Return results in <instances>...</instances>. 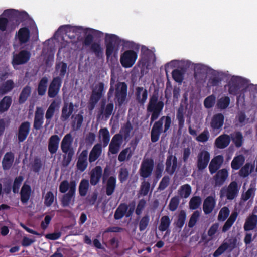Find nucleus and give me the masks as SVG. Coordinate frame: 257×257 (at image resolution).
Instances as JSON below:
<instances>
[{
	"mask_svg": "<svg viewBox=\"0 0 257 257\" xmlns=\"http://www.w3.org/2000/svg\"><path fill=\"white\" fill-rule=\"evenodd\" d=\"M224 120V115L222 113H217L212 117L210 126L214 131H218L222 128Z\"/></svg>",
	"mask_w": 257,
	"mask_h": 257,
	"instance_id": "25",
	"label": "nucleus"
},
{
	"mask_svg": "<svg viewBox=\"0 0 257 257\" xmlns=\"http://www.w3.org/2000/svg\"><path fill=\"white\" fill-rule=\"evenodd\" d=\"M15 87L14 81L7 80L0 85V95H4L10 92Z\"/></svg>",
	"mask_w": 257,
	"mask_h": 257,
	"instance_id": "33",
	"label": "nucleus"
},
{
	"mask_svg": "<svg viewBox=\"0 0 257 257\" xmlns=\"http://www.w3.org/2000/svg\"><path fill=\"white\" fill-rule=\"evenodd\" d=\"M216 201L212 196H208L204 201L203 204V210L205 214L211 213L215 206Z\"/></svg>",
	"mask_w": 257,
	"mask_h": 257,
	"instance_id": "28",
	"label": "nucleus"
},
{
	"mask_svg": "<svg viewBox=\"0 0 257 257\" xmlns=\"http://www.w3.org/2000/svg\"><path fill=\"white\" fill-rule=\"evenodd\" d=\"M19 43L20 45L25 44L29 42L30 38V31L27 27L21 28L16 35Z\"/></svg>",
	"mask_w": 257,
	"mask_h": 257,
	"instance_id": "24",
	"label": "nucleus"
},
{
	"mask_svg": "<svg viewBox=\"0 0 257 257\" xmlns=\"http://www.w3.org/2000/svg\"><path fill=\"white\" fill-rule=\"evenodd\" d=\"M185 72V70L182 68L174 69L172 72V78L176 82L181 83L184 79Z\"/></svg>",
	"mask_w": 257,
	"mask_h": 257,
	"instance_id": "45",
	"label": "nucleus"
},
{
	"mask_svg": "<svg viewBox=\"0 0 257 257\" xmlns=\"http://www.w3.org/2000/svg\"><path fill=\"white\" fill-rule=\"evenodd\" d=\"M133 127L131 123L128 121L125 125L121 127L120 133L123 136V139L124 140L128 139L130 137V134L131 131L133 130Z\"/></svg>",
	"mask_w": 257,
	"mask_h": 257,
	"instance_id": "53",
	"label": "nucleus"
},
{
	"mask_svg": "<svg viewBox=\"0 0 257 257\" xmlns=\"http://www.w3.org/2000/svg\"><path fill=\"white\" fill-rule=\"evenodd\" d=\"M59 107V105L56 101H53L47 110L45 114L46 123L45 126L47 127L50 124L52 118L54 115L56 109H58Z\"/></svg>",
	"mask_w": 257,
	"mask_h": 257,
	"instance_id": "23",
	"label": "nucleus"
},
{
	"mask_svg": "<svg viewBox=\"0 0 257 257\" xmlns=\"http://www.w3.org/2000/svg\"><path fill=\"white\" fill-rule=\"evenodd\" d=\"M240 89V86L238 83L232 80L228 84V92L229 94L233 95H236Z\"/></svg>",
	"mask_w": 257,
	"mask_h": 257,
	"instance_id": "56",
	"label": "nucleus"
},
{
	"mask_svg": "<svg viewBox=\"0 0 257 257\" xmlns=\"http://www.w3.org/2000/svg\"><path fill=\"white\" fill-rule=\"evenodd\" d=\"M89 46L90 51L94 54L96 58L101 59L103 57V49L100 42H93Z\"/></svg>",
	"mask_w": 257,
	"mask_h": 257,
	"instance_id": "38",
	"label": "nucleus"
},
{
	"mask_svg": "<svg viewBox=\"0 0 257 257\" xmlns=\"http://www.w3.org/2000/svg\"><path fill=\"white\" fill-rule=\"evenodd\" d=\"M123 139V136L121 134L114 135L109 145V152L112 154H117L120 150Z\"/></svg>",
	"mask_w": 257,
	"mask_h": 257,
	"instance_id": "14",
	"label": "nucleus"
},
{
	"mask_svg": "<svg viewBox=\"0 0 257 257\" xmlns=\"http://www.w3.org/2000/svg\"><path fill=\"white\" fill-rule=\"evenodd\" d=\"M99 137L102 138L103 145L104 147H106L110 141V134L108 130L106 128H102L99 131Z\"/></svg>",
	"mask_w": 257,
	"mask_h": 257,
	"instance_id": "48",
	"label": "nucleus"
},
{
	"mask_svg": "<svg viewBox=\"0 0 257 257\" xmlns=\"http://www.w3.org/2000/svg\"><path fill=\"white\" fill-rule=\"evenodd\" d=\"M44 123V111L41 107H37L35 113L33 128L36 130H40Z\"/></svg>",
	"mask_w": 257,
	"mask_h": 257,
	"instance_id": "21",
	"label": "nucleus"
},
{
	"mask_svg": "<svg viewBox=\"0 0 257 257\" xmlns=\"http://www.w3.org/2000/svg\"><path fill=\"white\" fill-rule=\"evenodd\" d=\"M216 97L212 94L206 97L204 101V105L206 108H211L215 103Z\"/></svg>",
	"mask_w": 257,
	"mask_h": 257,
	"instance_id": "64",
	"label": "nucleus"
},
{
	"mask_svg": "<svg viewBox=\"0 0 257 257\" xmlns=\"http://www.w3.org/2000/svg\"><path fill=\"white\" fill-rule=\"evenodd\" d=\"M185 113V108L184 106L181 104L179 106L176 113V118L178 120V127L179 130H181L184 126Z\"/></svg>",
	"mask_w": 257,
	"mask_h": 257,
	"instance_id": "35",
	"label": "nucleus"
},
{
	"mask_svg": "<svg viewBox=\"0 0 257 257\" xmlns=\"http://www.w3.org/2000/svg\"><path fill=\"white\" fill-rule=\"evenodd\" d=\"M3 15L8 17L9 19L15 21L17 26L21 23L27 21L29 18V15L26 12L19 11L13 9L5 10L3 12Z\"/></svg>",
	"mask_w": 257,
	"mask_h": 257,
	"instance_id": "7",
	"label": "nucleus"
},
{
	"mask_svg": "<svg viewBox=\"0 0 257 257\" xmlns=\"http://www.w3.org/2000/svg\"><path fill=\"white\" fill-rule=\"evenodd\" d=\"M232 141L236 147H240L243 144V136L240 132H236L232 137Z\"/></svg>",
	"mask_w": 257,
	"mask_h": 257,
	"instance_id": "59",
	"label": "nucleus"
},
{
	"mask_svg": "<svg viewBox=\"0 0 257 257\" xmlns=\"http://www.w3.org/2000/svg\"><path fill=\"white\" fill-rule=\"evenodd\" d=\"M256 190V188L255 186L251 184L247 191L245 193L242 194V199L244 201H246L250 198H253L255 196Z\"/></svg>",
	"mask_w": 257,
	"mask_h": 257,
	"instance_id": "54",
	"label": "nucleus"
},
{
	"mask_svg": "<svg viewBox=\"0 0 257 257\" xmlns=\"http://www.w3.org/2000/svg\"><path fill=\"white\" fill-rule=\"evenodd\" d=\"M58 34L62 35V40L65 41L66 44H72L78 47L79 42L80 41V35L75 31L74 28H69L66 25L61 26L55 33V35Z\"/></svg>",
	"mask_w": 257,
	"mask_h": 257,
	"instance_id": "4",
	"label": "nucleus"
},
{
	"mask_svg": "<svg viewBox=\"0 0 257 257\" xmlns=\"http://www.w3.org/2000/svg\"><path fill=\"white\" fill-rule=\"evenodd\" d=\"M210 159V153L206 150L201 151L197 157L196 165L199 171H203L207 166Z\"/></svg>",
	"mask_w": 257,
	"mask_h": 257,
	"instance_id": "13",
	"label": "nucleus"
},
{
	"mask_svg": "<svg viewBox=\"0 0 257 257\" xmlns=\"http://www.w3.org/2000/svg\"><path fill=\"white\" fill-rule=\"evenodd\" d=\"M129 176V172L126 168H121L119 170L118 179L120 183H122L126 181Z\"/></svg>",
	"mask_w": 257,
	"mask_h": 257,
	"instance_id": "63",
	"label": "nucleus"
},
{
	"mask_svg": "<svg viewBox=\"0 0 257 257\" xmlns=\"http://www.w3.org/2000/svg\"><path fill=\"white\" fill-rule=\"evenodd\" d=\"M14 154L12 152H7L5 154L2 161V168L4 170H8L11 168L14 162Z\"/></svg>",
	"mask_w": 257,
	"mask_h": 257,
	"instance_id": "29",
	"label": "nucleus"
},
{
	"mask_svg": "<svg viewBox=\"0 0 257 257\" xmlns=\"http://www.w3.org/2000/svg\"><path fill=\"white\" fill-rule=\"evenodd\" d=\"M32 92V88L29 85H26L22 90L18 98V102L20 104H24L30 97Z\"/></svg>",
	"mask_w": 257,
	"mask_h": 257,
	"instance_id": "39",
	"label": "nucleus"
},
{
	"mask_svg": "<svg viewBox=\"0 0 257 257\" xmlns=\"http://www.w3.org/2000/svg\"><path fill=\"white\" fill-rule=\"evenodd\" d=\"M223 161V157L221 155L214 157L211 160L208 167L211 174L216 173L220 169Z\"/></svg>",
	"mask_w": 257,
	"mask_h": 257,
	"instance_id": "20",
	"label": "nucleus"
},
{
	"mask_svg": "<svg viewBox=\"0 0 257 257\" xmlns=\"http://www.w3.org/2000/svg\"><path fill=\"white\" fill-rule=\"evenodd\" d=\"M114 80L113 78L110 80V87L107 93L108 100L113 96L115 91V100L119 106H121L125 101L127 97V86L125 82H118L115 85V88L113 87Z\"/></svg>",
	"mask_w": 257,
	"mask_h": 257,
	"instance_id": "1",
	"label": "nucleus"
},
{
	"mask_svg": "<svg viewBox=\"0 0 257 257\" xmlns=\"http://www.w3.org/2000/svg\"><path fill=\"white\" fill-rule=\"evenodd\" d=\"M31 128V123L26 121L23 122L20 125L18 130V140L19 143L23 142L27 138Z\"/></svg>",
	"mask_w": 257,
	"mask_h": 257,
	"instance_id": "16",
	"label": "nucleus"
},
{
	"mask_svg": "<svg viewBox=\"0 0 257 257\" xmlns=\"http://www.w3.org/2000/svg\"><path fill=\"white\" fill-rule=\"evenodd\" d=\"M240 186L237 182L233 181L227 187H223L220 191L221 197H225L227 200H232L236 198L239 192Z\"/></svg>",
	"mask_w": 257,
	"mask_h": 257,
	"instance_id": "8",
	"label": "nucleus"
},
{
	"mask_svg": "<svg viewBox=\"0 0 257 257\" xmlns=\"http://www.w3.org/2000/svg\"><path fill=\"white\" fill-rule=\"evenodd\" d=\"M116 183V179L114 176H110L108 178L106 184V194L107 196H110L114 193Z\"/></svg>",
	"mask_w": 257,
	"mask_h": 257,
	"instance_id": "41",
	"label": "nucleus"
},
{
	"mask_svg": "<svg viewBox=\"0 0 257 257\" xmlns=\"http://www.w3.org/2000/svg\"><path fill=\"white\" fill-rule=\"evenodd\" d=\"M67 70V64L64 62H59L56 63L55 65V71L59 73V75L61 80L64 78Z\"/></svg>",
	"mask_w": 257,
	"mask_h": 257,
	"instance_id": "47",
	"label": "nucleus"
},
{
	"mask_svg": "<svg viewBox=\"0 0 257 257\" xmlns=\"http://www.w3.org/2000/svg\"><path fill=\"white\" fill-rule=\"evenodd\" d=\"M150 188V183L148 181H144L142 182L139 193L145 196L148 195Z\"/></svg>",
	"mask_w": 257,
	"mask_h": 257,
	"instance_id": "62",
	"label": "nucleus"
},
{
	"mask_svg": "<svg viewBox=\"0 0 257 257\" xmlns=\"http://www.w3.org/2000/svg\"><path fill=\"white\" fill-rule=\"evenodd\" d=\"M154 161L151 158L144 160L141 165L139 174L141 177L146 178L152 174L154 168Z\"/></svg>",
	"mask_w": 257,
	"mask_h": 257,
	"instance_id": "11",
	"label": "nucleus"
},
{
	"mask_svg": "<svg viewBox=\"0 0 257 257\" xmlns=\"http://www.w3.org/2000/svg\"><path fill=\"white\" fill-rule=\"evenodd\" d=\"M171 223V220L168 216L165 215L161 217L160 224L158 227L160 231L164 232L166 231L169 228Z\"/></svg>",
	"mask_w": 257,
	"mask_h": 257,
	"instance_id": "51",
	"label": "nucleus"
},
{
	"mask_svg": "<svg viewBox=\"0 0 257 257\" xmlns=\"http://www.w3.org/2000/svg\"><path fill=\"white\" fill-rule=\"evenodd\" d=\"M55 196L53 193L49 191L47 192L44 197V204L47 207L51 206L54 202Z\"/></svg>",
	"mask_w": 257,
	"mask_h": 257,
	"instance_id": "61",
	"label": "nucleus"
},
{
	"mask_svg": "<svg viewBox=\"0 0 257 257\" xmlns=\"http://www.w3.org/2000/svg\"><path fill=\"white\" fill-rule=\"evenodd\" d=\"M48 78L43 77L38 83L37 91L39 96H43L45 94L47 87Z\"/></svg>",
	"mask_w": 257,
	"mask_h": 257,
	"instance_id": "44",
	"label": "nucleus"
},
{
	"mask_svg": "<svg viewBox=\"0 0 257 257\" xmlns=\"http://www.w3.org/2000/svg\"><path fill=\"white\" fill-rule=\"evenodd\" d=\"M104 106V104L101 105L100 114L102 115L104 114L105 118L106 119H107L110 116V115L112 113L114 108V105L112 102H111L108 103L105 107Z\"/></svg>",
	"mask_w": 257,
	"mask_h": 257,
	"instance_id": "43",
	"label": "nucleus"
},
{
	"mask_svg": "<svg viewBox=\"0 0 257 257\" xmlns=\"http://www.w3.org/2000/svg\"><path fill=\"white\" fill-rule=\"evenodd\" d=\"M90 183L95 186L100 181L102 176V169L100 166H96L92 169L90 173Z\"/></svg>",
	"mask_w": 257,
	"mask_h": 257,
	"instance_id": "19",
	"label": "nucleus"
},
{
	"mask_svg": "<svg viewBox=\"0 0 257 257\" xmlns=\"http://www.w3.org/2000/svg\"><path fill=\"white\" fill-rule=\"evenodd\" d=\"M238 216V213L236 211H233L231 214V215L227 220L226 222L224 223L222 231L223 232H226L232 226L236 218Z\"/></svg>",
	"mask_w": 257,
	"mask_h": 257,
	"instance_id": "42",
	"label": "nucleus"
},
{
	"mask_svg": "<svg viewBox=\"0 0 257 257\" xmlns=\"http://www.w3.org/2000/svg\"><path fill=\"white\" fill-rule=\"evenodd\" d=\"M228 177V172L226 169H222L218 171L214 176L215 184L216 186H222Z\"/></svg>",
	"mask_w": 257,
	"mask_h": 257,
	"instance_id": "26",
	"label": "nucleus"
},
{
	"mask_svg": "<svg viewBox=\"0 0 257 257\" xmlns=\"http://www.w3.org/2000/svg\"><path fill=\"white\" fill-rule=\"evenodd\" d=\"M128 210V205L125 203H120L116 208L114 214V218L115 220H120L124 216L126 217V211Z\"/></svg>",
	"mask_w": 257,
	"mask_h": 257,
	"instance_id": "34",
	"label": "nucleus"
},
{
	"mask_svg": "<svg viewBox=\"0 0 257 257\" xmlns=\"http://www.w3.org/2000/svg\"><path fill=\"white\" fill-rule=\"evenodd\" d=\"M158 98V93L154 92L150 96L147 106V113H151V123L159 118L164 106V102L162 100H159Z\"/></svg>",
	"mask_w": 257,
	"mask_h": 257,
	"instance_id": "3",
	"label": "nucleus"
},
{
	"mask_svg": "<svg viewBox=\"0 0 257 257\" xmlns=\"http://www.w3.org/2000/svg\"><path fill=\"white\" fill-rule=\"evenodd\" d=\"M31 193V188L30 185L24 184L21 190V201L23 204H26L29 201Z\"/></svg>",
	"mask_w": 257,
	"mask_h": 257,
	"instance_id": "37",
	"label": "nucleus"
},
{
	"mask_svg": "<svg viewBox=\"0 0 257 257\" xmlns=\"http://www.w3.org/2000/svg\"><path fill=\"white\" fill-rule=\"evenodd\" d=\"M24 177L22 176H19L15 178L12 185V190L14 193L16 194L19 192Z\"/></svg>",
	"mask_w": 257,
	"mask_h": 257,
	"instance_id": "58",
	"label": "nucleus"
},
{
	"mask_svg": "<svg viewBox=\"0 0 257 257\" xmlns=\"http://www.w3.org/2000/svg\"><path fill=\"white\" fill-rule=\"evenodd\" d=\"M107 38L106 39V56L108 61L112 57L116 58L118 51V48L115 46H118L120 43L119 38L115 34H106Z\"/></svg>",
	"mask_w": 257,
	"mask_h": 257,
	"instance_id": "6",
	"label": "nucleus"
},
{
	"mask_svg": "<svg viewBox=\"0 0 257 257\" xmlns=\"http://www.w3.org/2000/svg\"><path fill=\"white\" fill-rule=\"evenodd\" d=\"M102 153V145L100 143L95 144L91 150L89 155V161L90 163L95 161Z\"/></svg>",
	"mask_w": 257,
	"mask_h": 257,
	"instance_id": "30",
	"label": "nucleus"
},
{
	"mask_svg": "<svg viewBox=\"0 0 257 257\" xmlns=\"http://www.w3.org/2000/svg\"><path fill=\"white\" fill-rule=\"evenodd\" d=\"M244 162V158L241 155H238L235 157L231 163V167L233 170H238L243 164Z\"/></svg>",
	"mask_w": 257,
	"mask_h": 257,
	"instance_id": "46",
	"label": "nucleus"
},
{
	"mask_svg": "<svg viewBox=\"0 0 257 257\" xmlns=\"http://www.w3.org/2000/svg\"><path fill=\"white\" fill-rule=\"evenodd\" d=\"M166 172L170 175H172L177 168V158L175 156L169 155L167 156L165 163Z\"/></svg>",
	"mask_w": 257,
	"mask_h": 257,
	"instance_id": "17",
	"label": "nucleus"
},
{
	"mask_svg": "<svg viewBox=\"0 0 257 257\" xmlns=\"http://www.w3.org/2000/svg\"><path fill=\"white\" fill-rule=\"evenodd\" d=\"M74 111V105L72 103H64V106L62 109V113L61 116V119L62 121H64L67 120Z\"/></svg>",
	"mask_w": 257,
	"mask_h": 257,
	"instance_id": "31",
	"label": "nucleus"
},
{
	"mask_svg": "<svg viewBox=\"0 0 257 257\" xmlns=\"http://www.w3.org/2000/svg\"><path fill=\"white\" fill-rule=\"evenodd\" d=\"M230 142V138L228 135L224 134L217 138L215 141L216 147L224 149L227 147Z\"/></svg>",
	"mask_w": 257,
	"mask_h": 257,
	"instance_id": "32",
	"label": "nucleus"
},
{
	"mask_svg": "<svg viewBox=\"0 0 257 257\" xmlns=\"http://www.w3.org/2000/svg\"><path fill=\"white\" fill-rule=\"evenodd\" d=\"M257 225V215H252L247 217L244 225V229L246 231L253 230Z\"/></svg>",
	"mask_w": 257,
	"mask_h": 257,
	"instance_id": "36",
	"label": "nucleus"
},
{
	"mask_svg": "<svg viewBox=\"0 0 257 257\" xmlns=\"http://www.w3.org/2000/svg\"><path fill=\"white\" fill-rule=\"evenodd\" d=\"M137 57V53L134 50H126L121 54L120 62L124 68H131L135 63Z\"/></svg>",
	"mask_w": 257,
	"mask_h": 257,
	"instance_id": "9",
	"label": "nucleus"
},
{
	"mask_svg": "<svg viewBox=\"0 0 257 257\" xmlns=\"http://www.w3.org/2000/svg\"><path fill=\"white\" fill-rule=\"evenodd\" d=\"M12 103V97L10 96H5L0 100V113L7 111Z\"/></svg>",
	"mask_w": 257,
	"mask_h": 257,
	"instance_id": "40",
	"label": "nucleus"
},
{
	"mask_svg": "<svg viewBox=\"0 0 257 257\" xmlns=\"http://www.w3.org/2000/svg\"><path fill=\"white\" fill-rule=\"evenodd\" d=\"M31 54L27 50H22L18 53L13 54L11 64L15 68L16 66L26 64L30 59Z\"/></svg>",
	"mask_w": 257,
	"mask_h": 257,
	"instance_id": "10",
	"label": "nucleus"
},
{
	"mask_svg": "<svg viewBox=\"0 0 257 257\" xmlns=\"http://www.w3.org/2000/svg\"><path fill=\"white\" fill-rule=\"evenodd\" d=\"M172 123L171 118L169 116H162L155 121L151 131V140L153 143L157 142L161 134L166 133L170 128Z\"/></svg>",
	"mask_w": 257,
	"mask_h": 257,
	"instance_id": "2",
	"label": "nucleus"
},
{
	"mask_svg": "<svg viewBox=\"0 0 257 257\" xmlns=\"http://www.w3.org/2000/svg\"><path fill=\"white\" fill-rule=\"evenodd\" d=\"M230 103V98L228 96H224L217 100L216 106L218 108L224 110L229 106Z\"/></svg>",
	"mask_w": 257,
	"mask_h": 257,
	"instance_id": "50",
	"label": "nucleus"
},
{
	"mask_svg": "<svg viewBox=\"0 0 257 257\" xmlns=\"http://www.w3.org/2000/svg\"><path fill=\"white\" fill-rule=\"evenodd\" d=\"M191 192V187L189 184H185L181 186L179 190V194L182 198H187Z\"/></svg>",
	"mask_w": 257,
	"mask_h": 257,
	"instance_id": "55",
	"label": "nucleus"
},
{
	"mask_svg": "<svg viewBox=\"0 0 257 257\" xmlns=\"http://www.w3.org/2000/svg\"><path fill=\"white\" fill-rule=\"evenodd\" d=\"M81 31L85 33H88L85 36L83 41V44L86 46H89L93 43L94 36L99 38L103 35V33L101 31L91 28L84 29L82 26H81Z\"/></svg>",
	"mask_w": 257,
	"mask_h": 257,
	"instance_id": "12",
	"label": "nucleus"
},
{
	"mask_svg": "<svg viewBox=\"0 0 257 257\" xmlns=\"http://www.w3.org/2000/svg\"><path fill=\"white\" fill-rule=\"evenodd\" d=\"M133 153L130 147H127L122 150L119 153L118 156V160L119 162H124L126 159L129 160L132 156Z\"/></svg>",
	"mask_w": 257,
	"mask_h": 257,
	"instance_id": "52",
	"label": "nucleus"
},
{
	"mask_svg": "<svg viewBox=\"0 0 257 257\" xmlns=\"http://www.w3.org/2000/svg\"><path fill=\"white\" fill-rule=\"evenodd\" d=\"M76 190V183L75 181H71L70 185V190L69 192L65 194L62 199L61 203L63 207L68 206L70 202L74 196Z\"/></svg>",
	"mask_w": 257,
	"mask_h": 257,
	"instance_id": "22",
	"label": "nucleus"
},
{
	"mask_svg": "<svg viewBox=\"0 0 257 257\" xmlns=\"http://www.w3.org/2000/svg\"><path fill=\"white\" fill-rule=\"evenodd\" d=\"M61 84L62 80L60 77H56L53 79L48 88V95L49 97L54 98L58 95Z\"/></svg>",
	"mask_w": 257,
	"mask_h": 257,
	"instance_id": "15",
	"label": "nucleus"
},
{
	"mask_svg": "<svg viewBox=\"0 0 257 257\" xmlns=\"http://www.w3.org/2000/svg\"><path fill=\"white\" fill-rule=\"evenodd\" d=\"M73 138L70 133L67 134L63 138L61 143V149L65 154L63 155L62 165L64 167L68 166L72 160L74 155V151L71 147Z\"/></svg>",
	"mask_w": 257,
	"mask_h": 257,
	"instance_id": "5",
	"label": "nucleus"
},
{
	"mask_svg": "<svg viewBox=\"0 0 257 257\" xmlns=\"http://www.w3.org/2000/svg\"><path fill=\"white\" fill-rule=\"evenodd\" d=\"M150 222V218L148 215L143 216L140 220L139 223V230L144 231L148 227Z\"/></svg>",
	"mask_w": 257,
	"mask_h": 257,
	"instance_id": "60",
	"label": "nucleus"
},
{
	"mask_svg": "<svg viewBox=\"0 0 257 257\" xmlns=\"http://www.w3.org/2000/svg\"><path fill=\"white\" fill-rule=\"evenodd\" d=\"M186 219V214L185 211L181 210L179 213L176 226L179 229H181L184 226Z\"/></svg>",
	"mask_w": 257,
	"mask_h": 257,
	"instance_id": "57",
	"label": "nucleus"
},
{
	"mask_svg": "<svg viewBox=\"0 0 257 257\" xmlns=\"http://www.w3.org/2000/svg\"><path fill=\"white\" fill-rule=\"evenodd\" d=\"M60 140V137L57 135H52L49 138L48 149L51 155L54 154L57 152Z\"/></svg>",
	"mask_w": 257,
	"mask_h": 257,
	"instance_id": "27",
	"label": "nucleus"
},
{
	"mask_svg": "<svg viewBox=\"0 0 257 257\" xmlns=\"http://www.w3.org/2000/svg\"><path fill=\"white\" fill-rule=\"evenodd\" d=\"M102 96L94 92H92L90 98L88 108L90 111L94 109L96 104L101 98Z\"/></svg>",
	"mask_w": 257,
	"mask_h": 257,
	"instance_id": "49",
	"label": "nucleus"
},
{
	"mask_svg": "<svg viewBox=\"0 0 257 257\" xmlns=\"http://www.w3.org/2000/svg\"><path fill=\"white\" fill-rule=\"evenodd\" d=\"M135 99L140 105L143 106L148 98L147 90L143 87H137L135 93Z\"/></svg>",
	"mask_w": 257,
	"mask_h": 257,
	"instance_id": "18",
	"label": "nucleus"
}]
</instances>
